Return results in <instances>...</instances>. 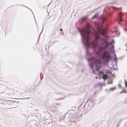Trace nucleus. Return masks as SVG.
Masks as SVG:
<instances>
[{
  "label": "nucleus",
  "mask_w": 127,
  "mask_h": 127,
  "mask_svg": "<svg viewBox=\"0 0 127 127\" xmlns=\"http://www.w3.org/2000/svg\"><path fill=\"white\" fill-rule=\"evenodd\" d=\"M81 41L85 49L86 57L87 61L89 62V65L90 68L92 70L93 73L96 74L95 71H97L100 74L101 73L102 71L100 70L102 66L100 63L95 61H91L93 59L92 57H89V56H91V54L89 51L88 39L85 34L83 35L81 34Z\"/></svg>",
  "instance_id": "obj_1"
},
{
  "label": "nucleus",
  "mask_w": 127,
  "mask_h": 127,
  "mask_svg": "<svg viewBox=\"0 0 127 127\" xmlns=\"http://www.w3.org/2000/svg\"><path fill=\"white\" fill-rule=\"evenodd\" d=\"M108 46L106 45L104 46V47H102L101 45H99L98 46V48L99 51L101 52H104L102 55V58L105 59L106 58L109 59V56L107 55V53L109 54V52L106 50L105 51L106 49H107Z\"/></svg>",
  "instance_id": "obj_2"
},
{
  "label": "nucleus",
  "mask_w": 127,
  "mask_h": 127,
  "mask_svg": "<svg viewBox=\"0 0 127 127\" xmlns=\"http://www.w3.org/2000/svg\"><path fill=\"white\" fill-rule=\"evenodd\" d=\"M70 114L69 113H66L65 114L64 116H62V118L63 120L65 122H68L69 121L71 122V120L70 119Z\"/></svg>",
  "instance_id": "obj_3"
},
{
  "label": "nucleus",
  "mask_w": 127,
  "mask_h": 127,
  "mask_svg": "<svg viewBox=\"0 0 127 127\" xmlns=\"http://www.w3.org/2000/svg\"><path fill=\"white\" fill-rule=\"evenodd\" d=\"M105 83H97L96 84L95 86L96 87L97 86H99L101 87V86H105Z\"/></svg>",
  "instance_id": "obj_4"
},
{
  "label": "nucleus",
  "mask_w": 127,
  "mask_h": 127,
  "mask_svg": "<svg viewBox=\"0 0 127 127\" xmlns=\"http://www.w3.org/2000/svg\"><path fill=\"white\" fill-rule=\"evenodd\" d=\"M108 8H119L118 7H116L113 6L112 5H111L110 4H109L108 5ZM119 8H122L121 7H120Z\"/></svg>",
  "instance_id": "obj_5"
},
{
  "label": "nucleus",
  "mask_w": 127,
  "mask_h": 127,
  "mask_svg": "<svg viewBox=\"0 0 127 127\" xmlns=\"http://www.w3.org/2000/svg\"><path fill=\"white\" fill-rule=\"evenodd\" d=\"M102 78L103 79L104 81L106 80V77H104L102 75L101 77H100L99 76V77L98 78V79L100 80Z\"/></svg>",
  "instance_id": "obj_6"
},
{
  "label": "nucleus",
  "mask_w": 127,
  "mask_h": 127,
  "mask_svg": "<svg viewBox=\"0 0 127 127\" xmlns=\"http://www.w3.org/2000/svg\"><path fill=\"white\" fill-rule=\"evenodd\" d=\"M40 78L41 80L43 78V74L42 72H41L40 73Z\"/></svg>",
  "instance_id": "obj_7"
},
{
  "label": "nucleus",
  "mask_w": 127,
  "mask_h": 127,
  "mask_svg": "<svg viewBox=\"0 0 127 127\" xmlns=\"http://www.w3.org/2000/svg\"><path fill=\"white\" fill-rule=\"evenodd\" d=\"M116 89V87H112L110 89L109 91H113L114 89Z\"/></svg>",
  "instance_id": "obj_8"
},
{
  "label": "nucleus",
  "mask_w": 127,
  "mask_h": 127,
  "mask_svg": "<svg viewBox=\"0 0 127 127\" xmlns=\"http://www.w3.org/2000/svg\"><path fill=\"white\" fill-rule=\"evenodd\" d=\"M43 27H44V26L43 25V26H42V31L41 32V33H40V34L39 35V37H38V41L39 38H40V35L41 34V33L42 32V31H43Z\"/></svg>",
  "instance_id": "obj_9"
},
{
  "label": "nucleus",
  "mask_w": 127,
  "mask_h": 127,
  "mask_svg": "<svg viewBox=\"0 0 127 127\" xmlns=\"http://www.w3.org/2000/svg\"><path fill=\"white\" fill-rule=\"evenodd\" d=\"M105 43L106 45L108 43L106 41V40H104L103 42L102 43V44H103V43Z\"/></svg>",
  "instance_id": "obj_10"
},
{
  "label": "nucleus",
  "mask_w": 127,
  "mask_h": 127,
  "mask_svg": "<svg viewBox=\"0 0 127 127\" xmlns=\"http://www.w3.org/2000/svg\"><path fill=\"white\" fill-rule=\"evenodd\" d=\"M125 82H124V84H125V87L126 88H127V81L125 79Z\"/></svg>",
  "instance_id": "obj_11"
},
{
  "label": "nucleus",
  "mask_w": 127,
  "mask_h": 127,
  "mask_svg": "<svg viewBox=\"0 0 127 127\" xmlns=\"http://www.w3.org/2000/svg\"><path fill=\"white\" fill-rule=\"evenodd\" d=\"M113 83L112 81H110L109 82H108L107 83L108 84H112Z\"/></svg>",
  "instance_id": "obj_12"
},
{
  "label": "nucleus",
  "mask_w": 127,
  "mask_h": 127,
  "mask_svg": "<svg viewBox=\"0 0 127 127\" xmlns=\"http://www.w3.org/2000/svg\"><path fill=\"white\" fill-rule=\"evenodd\" d=\"M115 51L114 50H113V53H114V56L115 57H116V54L115 53Z\"/></svg>",
  "instance_id": "obj_13"
},
{
  "label": "nucleus",
  "mask_w": 127,
  "mask_h": 127,
  "mask_svg": "<svg viewBox=\"0 0 127 127\" xmlns=\"http://www.w3.org/2000/svg\"><path fill=\"white\" fill-rule=\"evenodd\" d=\"M96 17L95 15H94V16H93L92 17V19H94L95 18V17Z\"/></svg>",
  "instance_id": "obj_14"
},
{
  "label": "nucleus",
  "mask_w": 127,
  "mask_h": 127,
  "mask_svg": "<svg viewBox=\"0 0 127 127\" xmlns=\"http://www.w3.org/2000/svg\"><path fill=\"white\" fill-rule=\"evenodd\" d=\"M57 105V104H55V105H54V106L53 105V106H52L54 108V107L55 108H56V107H57L56 105Z\"/></svg>",
  "instance_id": "obj_15"
},
{
  "label": "nucleus",
  "mask_w": 127,
  "mask_h": 127,
  "mask_svg": "<svg viewBox=\"0 0 127 127\" xmlns=\"http://www.w3.org/2000/svg\"><path fill=\"white\" fill-rule=\"evenodd\" d=\"M98 14V13H97L95 14V15L96 16H97Z\"/></svg>",
  "instance_id": "obj_16"
},
{
  "label": "nucleus",
  "mask_w": 127,
  "mask_h": 127,
  "mask_svg": "<svg viewBox=\"0 0 127 127\" xmlns=\"http://www.w3.org/2000/svg\"><path fill=\"white\" fill-rule=\"evenodd\" d=\"M50 10V8H47V12L48 13V10Z\"/></svg>",
  "instance_id": "obj_17"
},
{
  "label": "nucleus",
  "mask_w": 127,
  "mask_h": 127,
  "mask_svg": "<svg viewBox=\"0 0 127 127\" xmlns=\"http://www.w3.org/2000/svg\"><path fill=\"white\" fill-rule=\"evenodd\" d=\"M90 100V99H89L86 102V103H87L88 101H89Z\"/></svg>",
  "instance_id": "obj_18"
},
{
  "label": "nucleus",
  "mask_w": 127,
  "mask_h": 127,
  "mask_svg": "<svg viewBox=\"0 0 127 127\" xmlns=\"http://www.w3.org/2000/svg\"><path fill=\"white\" fill-rule=\"evenodd\" d=\"M94 101L93 100H91L90 102H92V103H93Z\"/></svg>",
  "instance_id": "obj_19"
},
{
  "label": "nucleus",
  "mask_w": 127,
  "mask_h": 127,
  "mask_svg": "<svg viewBox=\"0 0 127 127\" xmlns=\"http://www.w3.org/2000/svg\"><path fill=\"white\" fill-rule=\"evenodd\" d=\"M124 91L123 90L122 91L120 92V93L121 94L122 93H124Z\"/></svg>",
  "instance_id": "obj_20"
},
{
  "label": "nucleus",
  "mask_w": 127,
  "mask_h": 127,
  "mask_svg": "<svg viewBox=\"0 0 127 127\" xmlns=\"http://www.w3.org/2000/svg\"><path fill=\"white\" fill-rule=\"evenodd\" d=\"M35 110H36V111H36V113H38V112H37L38 111V110H36V109H35Z\"/></svg>",
  "instance_id": "obj_21"
},
{
  "label": "nucleus",
  "mask_w": 127,
  "mask_h": 127,
  "mask_svg": "<svg viewBox=\"0 0 127 127\" xmlns=\"http://www.w3.org/2000/svg\"><path fill=\"white\" fill-rule=\"evenodd\" d=\"M114 46L113 45V46H112V49H114Z\"/></svg>",
  "instance_id": "obj_22"
},
{
  "label": "nucleus",
  "mask_w": 127,
  "mask_h": 127,
  "mask_svg": "<svg viewBox=\"0 0 127 127\" xmlns=\"http://www.w3.org/2000/svg\"><path fill=\"white\" fill-rule=\"evenodd\" d=\"M124 93H127V91H124Z\"/></svg>",
  "instance_id": "obj_23"
},
{
  "label": "nucleus",
  "mask_w": 127,
  "mask_h": 127,
  "mask_svg": "<svg viewBox=\"0 0 127 127\" xmlns=\"http://www.w3.org/2000/svg\"><path fill=\"white\" fill-rule=\"evenodd\" d=\"M95 78L96 79H97L98 78V77L97 76H96Z\"/></svg>",
  "instance_id": "obj_24"
},
{
  "label": "nucleus",
  "mask_w": 127,
  "mask_h": 127,
  "mask_svg": "<svg viewBox=\"0 0 127 127\" xmlns=\"http://www.w3.org/2000/svg\"><path fill=\"white\" fill-rule=\"evenodd\" d=\"M62 31V29H60V31Z\"/></svg>",
  "instance_id": "obj_25"
},
{
  "label": "nucleus",
  "mask_w": 127,
  "mask_h": 127,
  "mask_svg": "<svg viewBox=\"0 0 127 127\" xmlns=\"http://www.w3.org/2000/svg\"><path fill=\"white\" fill-rule=\"evenodd\" d=\"M116 59H117V58L115 57L114 58V59L115 60H116Z\"/></svg>",
  "instance_id": "obj_26"
},
{
  "label": "nucleus",
  "mask_w": 127,
  "mask_h": 127,
  "mask_svg": "<svg viewBox=\"0 0 127 127\" xmlns=\"http://www.w3.org/2000/svg\"><path fill=\"white\" fill-rule=\"evenodd\" d=\"M23 6L25 7H26L27 8H29L28 7H26V6Z\"/></svg>",
  "instance_id": "obj_27"
},
{
  "label": "nucleus",
  "mask_w": 127,
  "mask_h": 127,
  "mask_svg": "<svg viewBox=\"0 0 127 127\" xmlns=\"http://www.w3.org/2000/svg\"><path fill=\"white\" fill-rule=\"evenodd\" d=\"M96 93V92H94V94H95Z\"/></svg>",
  "instance_id": "obj_28"
},
{
  "label": "nucleus",
  "mask_w": 127,
  "mask_h": 127,
  "mask_svg": "<svg viewBox=\"0 0 127 127\" xmlns=\"http://www.w3.org/2000/svg\"><path fill=\"white\" fill-rule=\"evenodd\" d=\"M107 90H107V89H106V91H107Z\"/></svg>",
  "instance_id": "obj_29"
},
{
  "label": "nucleus",
  "mask_w": 127,
  "mask_h": 127,
  "mask_svg": "<svg viewBox=\"0 0 127 127\" xmlns=\"http://www.w3.org/2000/svg\"><path fill=\"white\" fill-rule=\"evenodd\" d=\"M29 9L31 10L32 11V10L30 9V8H29Z\"/></svg>",
  "instance_id": "obj_30"
},
{
  "label": "nucleus",
  "mask_w": 127,
  "mask_h": 127,
  "mask_svg": "<svg viewBox=\"0 0 127 127\" xmlns=\"http://www.w3.org/2000/svg\"><path fill=\"white\" fill-rule=\"evenodd\" d=\"M50 4V3H49V4L48 5H49Z\"/></svg>",
  "instance_id": "obj_31"
},
{
  "label": "nucleus",
  "mask_w": 127,
  "mask_h": 127,
  "mask_svg": "<svg viewBox=\"0 0 127 127\" xmlns=\"http://www.w3.org/2000/svg\"><path fill=\"white\" fill-rule=\"evenodd\" d=\"M74 122H75V121H73V123H74Z\"/></svg>",
  "instance_id": "obj_32"
},
{
  "label": "nucleus",
  "mask_w": 127,
  "mask_h": 127,
  "mask_svg": "<svg viewBox=\"0 0 127 127\" xmlns=\"http://www.w3.org/2000/svg\"><path fill=\"white\" fill-rule=\"evenodd\" d=\"M34 19H35V17H34Z\"/></svg>",
  "instance_id": "obj_33"
},
{
  "label": "nucleus",
  "mask_w": 127,
  "mask_h": 127,
  "mask_svg": "<svg viewBox=\"0 0 127 127\" xmlns=\"http://www.w3.org/2000/svg\"><path fill=\"white\" fill-rule=\"evenodd\" d=\"M126 46H127V45H126Z\"/></svg>",
  "instance_id": "obj_34"
},
{
  "label": "nucleus",
  "mask_w": 127,
  "mask_h": 127,
  "mask_svg": "<svg viewBox=\"0 0 127 127\" xmlns=\"http://www.w3.org/2000/svg\"><path fill=\"white\" fill-rule=\"evenodd\" d=\"M62 99H63V98H62Z\"/></svg>",
  "instance_id": "obj_35"
},
{
  "label": "nucleus",
  "mask_w": 127,
  "mask_h": 127,
  "mask_svg": "<svg viewBox=\"0 0 127 127\" xmlns=\"http://www.w3.org/2000/svg\"><path fill=\"white\" fill-rule=\"evenodd\" d=\"M61 10H62V8H61Z\"/></svg>",
  "instance_id": "obj_36"
}]
</instances>
